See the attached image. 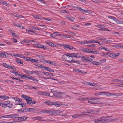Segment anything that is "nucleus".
Returning a JSON list of instances; mask_svg holds the SVG:
<instances>
[{
  "instance_id": "1",
  "label": "nucleus",
  "mask_w": 123,
  "mask_h": 123,
  "mask_svg": "<svg viewBox=\"0 0 123 123\" xmlns=\"http://www.w3.org/2000/svg\"><path fill=\"white\" fill-rule=\"evenodd\" d=\"M18 116V114H13L10 115L2 116L0 117V118H12L14 117L16 118Z\"/></svg>"
},
{
  "instance_id": "2",
  "label": "nucleus",
  "mask_w": 123,
  "mask_h": 123,
  "mask_svg": "<svg viewBox=\"0 0 123 123\" xmlns=\"http://www.w3.org/2000/svg\"><path fill=\"white\" fill-rule=\"evenodd\" d=\"M69 57H74L77 58H79L80 57V56L79 55V54L78 53H71L70 54H69ZM67 56H68L67 55Z\"/></svg>"
},
{
  "instance_id": "3",
  "label": "nucleus",
  "mask_w": 123,
  "mask_h": 123,
  "mask_svg": "<svg viewBox=\"0 0 123 123\" xmlns=\"http://www.w3.org/2000/svg\"><path fill=\"white\" fill-rule=\"evenodd\" d=\"M108 18H110L114 20L116 22L117 24H121V21H120L119 20L117 19V18L115 17L112 16H109L108 17Z\"/></svg>"
},
{
  "instance_id": "4",
  "label": "nucleus",
  "mask_w": 123,
  "mask_h": 123,
  "mask_svg": "<svg viewBox=\"0 0 123 123\" xmlns=\"http://www.w3.org/2000/svg\"><path fill=\"white\" fill-rule=\"evenodd\" d=\"M18 121H23L26 120L28 118L26 117H18Z\"/></svg>"
},
{
  "instance_id": "5",
  "label": "nucleus",
  "mask_w": 123,
  "mask_h": 123,
  "mask_svg": "<svg viewBox=\"0 0 123 123\" xmlns=\"http://www.w3.org/2000/svg\"><path fill=\"white\" fill-rule=\"evenodd\" d=\"M51 105H55L57 107H58L62 105L61 104H59L56 102H51Z\"/></svg>"
},
{
  "instance_id": "6",
  "label": "nucleus",
  "mask_w": 123,
  "mask_h": 123,
  "mask_svg": "<svg viewBox=\"0 0 123 123\" xmlns=\"http://www.w3.org/2000/svg\"><path fill=\"white\" fill-rule=\"evenodd\" d=\"M93 59L90 57H85V64L86 63V62H90Z\"/></svg>"
},
{
  "instance_id": "7",
  "label": "nucleus",
  "mask_w": 123,
  "mask_h": 123,
  "mask_svg": "<svg viewBox=\"0 0 123 123\" xmlns=\"http://www.w3.org/2000/svg\"><path fill=\"white\" fill-rule=\"evenodd\" d=\"M108 54H109L110 55L112 54L113 56H114V57H117L120 54V53H113L112 54L111 53L109 52H108L106 53V54L108 55Z\"/></svg>"
},
{
  "instance_id": "8",
  "label": "nucleus",
  "mask_w": 123,
  "mask_h": 123,
  "mask_svg": "<svg viewBox=\"0 0 123 123\" xmlns=\"http://www.w3.org/2000/svg\"><path fill=\"white\" fill-rule=\"evenodd\" d=\"M35 120H38L39 121H45L43 119V117L39 116H36L34 117Z\"/></svg>"
},
{
  "instance_id": "9",
  "label": "nucleus",
  "mask_w": 123,
  "mask_h": 123,
  "mask_svg": "<svg viewBox=\"0 0 123 123\" xmlns=\"http://www.w3.org/2000/svg\"><path fill=\"white\" fill-rule=\"evenodd\" d=\"M50 97H53L54 98H62V96L59 94L53 93L52 96H50Z\"/></svg>"
},
{
  "instance_id": "10",
  "label": "nucleus",
  "mask_w": 123,
  "mask_h": 123,
  "mask_svg": "<svg viewBox=\"0 0 123 123\" xmlns=\"http://www.w3.org/2000/svg\"><path fill=\"white\" fill-rule=\"evenodd\" d=\"M46 43L52 47H56L55 45L53 43L51 42H46Z\"/></svg>"
},
{
  "instance_id": "11",
  "label": "nucleus",
  "mask_w": 123,
  "mask_h": 123,
  "mask_svg": "<svg viewBox=\"0 0 123 123\" xmlns=\"http://www.w3.org/2000/svg\"><path fill=\"white\" fill-rule=\"evenodd\" d=\"M40 94L44 96H49L50 97V93H47L44 92H40Z\"/></svg>"
},
{
  "instance_id": "12",
  "label": "nucleus",
  "mask_w": 123,
  "mask_h": 123,
  "mask_svg": "<svg viewBox=\"0 0 123 123\" xmlns=\"http://www.w3.org/2000/svg\"><path fill=\"white\" fill-rule=\"evenodd\" d=\"M28 79L31 80L35 82L38 81V80H37L33 77H32L31 76H29V77H28Z\"/></svg>"
},
{
  "instance_id": "13",
  "label": "nucleus",
  "mask_w": 123,
  "mask_h": 123,
  "mask_svg": "<svg viewBox=\"0 0 123 123\" xmlns=\"http://www.w3.org/2000/svg\"><path fill=\"white\" fill-rule=\"evenodd\" d=\"M55 33L54 34H50V36L51 37H55L57 36H58V35H57V34L56 33H58V32H53Z\"/></svg>"
},
{
  "instance_id": "14",
  "label": "nucleus",
  "mask_w": 123,
  "mask_h": 123,
  "mask_svg": "<svg viewBox=\"0 0 123 123\" xmlns=\"http://www.w3.org/2000/svg\"><path fill=\"white\" fill-rule=\"evenodd\" d=\"M9 97L6 95L0 96V98L2 99H7L9 98Z\"/></svg>"
},
{
  "instance_id": "15",
  "label": "nucleus",
  "mask_w": 123,
  "mask_h": 123,
  "mask_svg": "<svg viewBox=\"0 0 123 123\" xmlns=\"http://www.w3.org/2000/svg\"><path fill=\"white\" fill-rule=\"evenodd\" d=\"M96 43L97 42V41L94 40H89V41H85V44L87 43Z\"/></svg>"
},
{
  "instance_id": "16",
  "label": "nucleus",
  "mask_w": 123,
  "mask_h": 123,
  "mask_svg": "<svg viewBox=\"0 0 123 123\" xmlns=\"http://www.w3.org/2000/svg\"><path fill=\"white\" fill-rule=\"evenodd\" d=\"M100 123H105V122H110V120H109L107 119H101L100 120Z\"/></svg>"
},
{
  "instance_id": "17",
  "label": "nucleus",
  "mask_w": 123,
  "mask_h": 123,
  "mask_svg": "<svg viewBox=\"0 0 123 123\" xmlns=\"http://www.w3.org/2000/svg\"><path fill=\"white\" fill-rule=\"evenodd\" d=\"M88 85L92 86H95V85L94 83H92L90 82H87L85 81V85Z\"/></svg>"
},
{
  "instance_id": "18",
  "label": "nucleus",
  "mask_w": 123,
  "mask_h": 123,
  "mask_svg": "<svg viewBox=\"0 0 123 123\" xmlns=\"http://www.w3.org/2000/svg\"><path fill=\"white\" fill-rule=\"evenodd\" d=\"M90 112H95V111L92 109H90L88 111H86V112H85V115H87L86 114V113H91Z\"/></svg>"
},
{
  "instance_id": "19",
  "label": "nucleus",
  "mask_w": 123,
  "mask_h": 123,
  "mask_svg": "<svg viewBox=\"0 0 123 123\" xmlns=\"http://www.w3.org/2000/svg\"><path fill=\"white\" fill-rule=\"evenodd\" d=\"M73 71L75 72L79 73H83L82 72V71L81 70H80L79 69L77 68H74L73 69Z\"/></svg>"
},
{
  "instance_id": "20",
  "label": "nucleus",
  "mask_w": 123,
  "mask_h": 123,
  "mask_svg": "<svg viewBox=\"0 0 123 123\" xmlns=\"http://www.w3.org/2000/svg\"><path fill=\"white\" fill-rule=\"evenodd\" d=\"M28 98H27V104H31V100L32 99V98L30 97H29L28 96Z\"/></svg>"
},
{
  "instance_id": "21",
  "label": "nucleus",
  "mask_w": 123,
  "mask_h": 123,
  "mask_svg": "<svg viewBox=\"0 0 123 123\" xmlns=\"http://www.w3.org/2000/svg\"><path fill=\"white\" fill-rule=\"evenodd\" d=\"M70 54V53H68L67 54H64L62 56V59H63V60H65L66 61H69V60L67 61L66 59V58H65L66 57V56H69H69H67V55H69V54Z\"/></svg>"
},
{
  "instance_id": "22",
  "label": "nucleus",
  "mask_w": 123,
  "mask_h": 123,
  "mask_svg": "<svg viewBox=\"0 0 123 123\" xmlns=\"http://www.w3.org/2000/svg\"><path fill=\"white\" fill-rule=\"evenodd\" d=\"M85 14L89 15V14H91L92 13V11L89 10H85Z\"/></svg>"
},
{
  "instance_id": "23",
  "label": "nucleus",
  "mask_w": 123,
  "mask_h": 123,
  "mask_svg": "<svg viewBox=\"0 0 123 123\" xmlns=\"http://www.w3.org/2000/svg\"><path fill=\"white\" fill-rule=\"evenodd\" d=\"M86 99H87V100H97V99H99V98H95V97H94V98H91V99H90V98H85V100H86Z\"/></svg>"
},
{
  "instance_id": "24",
  "label": "nucleus",
  "mask_w": 123,
  "mask_h": 123,
  "mask_svg": "<svg viewBox=\"0 0 123 123\" xmlns=\"http://www.w3.org/2000/svg\"><path fill=\"white\" fill-rule=\"evenodd\" d=\"M16 61L18 63L20 64H23V62H21V60L18 58H16Z\"/></svg>"
},
{
  "instance_id": "25",
  "label": "nucleus",
  "mask_w": 123,
  "mask_h": 123,
  "mask_svg": "<svg viewBox=\"0 0 123 123\" xmlns=\"http://www.w3.org/2000/svg\"><path fill=\"white\" fill-rule=\"evenodd\" d=\"M34 17L35 18L41 20H42L44 19V18L43 17H42L39 15H35L34 16Z\"/></svg>"
},
{
  "instance_id": "26",
  "label": "nucleus",
  "mask_w": 123,
  "mask_h": 123,
  "mask_svg": "<svg viewBox=\"0 0 123 123\" xmlns=\"http://www.w3.org/2000/svg\"><path fill=\"white\" fill-rule=\"evenodd\" d=\"M21 97L26 100L27 102V98H28V96L23 94L21 96Z\"/></svg>"
},
{
  "instance_id": "27",
  "label": "nucleus",
  "mask_w": 123,
  "mask_h": 123,
  "mask_svg": "<svg viewBox=\"0 0 123 123\" xmlns=\"http://www.w3.org/2000/svg\"><path fill=\"white\" fill-rule=\"evenodd\" d=\"M55 110H51L49 111V114L54 115L55 114Z\"/></svg>"
},
{
  "instance_id": "28",
  "label": "nucleus",
  "mask_w": 123,
  "mask_h": 123,
  "mask_svg": "<svg viewBox=\"0 0 123 123\" xmlns=\"http://www.w3.org/2000/svg\"><path fill=\"white\" fill-rule=\"evenodd\" d=\"M30 27L31 28H30V29H33L37 30H40L41 29L40 28H38L33 26H31Z\"/></svg>"
},
{
  "instance_id": "29",
  "label": "nucleus",
  "mask_w": 123,
  "mask_h": 123,
  "mask_svg": "<svg viewBox=\"0 0 123 123\" xmlns=\"http://www.w3.org/2000/svg\"><path fill=\"white\" fill-rule=\"evenodd\" d=\"M92 64L93 65H98L99 64V62H97L95 61H93L91 62Z\"/></svg>"
},
{
  "instance_id": "30",
  "label": "nucleus",
  "mask_w": 123,
  "mask_h": 123,
  "mask_svg": "<svg viewBox=\"0 0 123 123\" xmlns=\"http://www.w3.org/2000/svg\"><path fill=\"white\" fill-rule=\"evenodd\" d=\"M67 18L69 20H70L71 21H73L74 19V18L73 17H67Z\"/></svg>"
},
{
  "instance_id": "31",
  "label": "nucleus",
  "mask_w": 123,
  "mask_h": 123,
  "mask_svg": "<svg viewBox=\"0 0 123 123\" xmlns=\"http://www.w3.org/2000/svg\"><path fill=\"white\" fill-rule=\"evenodd\" d=\"M69 61L70 62H71V63H78L79 64L80 63V62L79 61H73V60H71V61Z\"/></svg>"
},
{
  "instance_id": "32",
  "label": "nucleus",
  "mask_w": 123,
  "mask_h": 123,
  "mask_svg": "<svg viewBox=\"0 0 123 123\" xmlns=\"http://www.w3.org/2000/svg\"><path fill=\"white\" fill-rule=\"evenodd\" d=\"M3 66L4 67H5L6 68L8 69H9V65H8V64H6V63H3Z\"/></svg>"
},
{
  "instance_id": "33",
  "label": "nucleus",
  "mask_w": 123,
  "mask_h": 123,
  "mask_svg": "<svg viewBox=\"0 0 123 123\" xmlns=\"http://www.w3.org/2000/svg\"><path fill=\"white\" fill-rule=\"evenodd\" d=\"M38 60H37L35 59H31V62L32 63H35V62H37V63H38Z\"/></svg>"
},
{
  "instance_id": "34",
  "label": "nucleus",
  "mask_w": 123,
  "mask_h": 123,
  "mask_svg": "<svg viewBox=\"0 0 123 123\" xmlns=\"http://www.w3.org/2000/svg\"><path fill=\"white\" fill-rule=\"evenodd\" d=\"M7 53H1L0 56L1 57H6V54Z\"/></svg>"
},
{
  "instance_id": "35",
  "label": "nucleus",
  "mask_w": 123,
  "mask_h": 123,
  "mask_svg": "<svg viewBox=\"0 0 123 123\" xmlns=\"http://www.w3.org/2000/svg\"><path fill=\"white\" fill-rule=\"evenodd\" d=\"M24 42L26 43H30L32 42H34V41L33 40H24L23 41Z\"/></svg>"
},
{
  "instance_id": "36",
  "label": "nucleus",
  "mask_w": 123,
  "mask_h": 123,
  "mask_svg": "<svg viewBox=\"0 0 123 123\" xmlns=\"http://www.w3.org/2000/svg\"><path fill=\"white\" fill-rule=\"evenodd\" d=\"M79 25H75L73 26V27L72 28L73 29L76 30L77 28H79Z\"/></svg>"
},
{
  "instance_id": "37",
  "label": "nucleus",
  "mask_w": 123,
  "mask_h": 123,
  "mask_svg": "<svg viewBox=\"0 0 123 123\" xmlns=\"http://www.w3.org/2000/svg\"><path fill=\"white\" fill-rule=\"evenodd\" d=\"M35 109L33 108H29V112H35Z\"/></svg>"
},
{
  "instance_id": "38",
  "label": "nucleus",
  "mask_w": 123,
  "mask_h": 123,
  "mask_svg": "<svg viewBox=\"0 0 123 123\" xmlns=\"http://www.w3.org/2000/svg\"><path fill=\"white\" fill-rule=\"evenodd\" d=\"M37 47L38 48H42L43 47V45L39 43L37 44Z\"/></svg>"
},
{
  "instance_id": "39",
  "label": "nucleus",
  "mask_w": 123,
  "mask_h": 123,
  "mask_svg": "<svg viewBox=\"0 0 123 123\" xmlns=\"http://www.w3.org/2000/svg\"><path fill=\"white\" fill-rule=\"evenodd\" d=\"M49 110H46L44 111H42V112L43 113H46L47 114H49Z\"/></svg>"
},
{
  "instance_id": "40",
  "label": "nucleus",
  "mask_w": 123,
  "mask_h": 123,
  "mask_svg": "<svg viewBox=\"0 0 123 123\" xmlns=\"http://www.w3.org/2000/svg\"><path fill=\"white\" fill-rule=\"evenodd\" d=\"M44 103L49 105H50V106H51V102L50 101H46Z\"/></svg>"
},
{
  "instance_id": "41",
  "label": "nucleus",
  "mask_w": 123,
  "mask_h": 123,
  "mask_svg": "<svg viewBox=\"0 0 123 123\" xmlns=\"http://www.w3.org/2000/svg\"><path fill=\"white\" fill-rule=\"evenodd\" d=\"M91 53H92L94 54H99V53L97 50H95L94 51H91Z\"/></svg>"
},
{
  "instance_id": "42",
  "label": "nucleus",
  "mask_w": 123,
  "mask_h": 123,
  "mask_svg": "<svg viewBox=\"0 0 123 123\" xmlns=\"http://www.w3.org/2000/svg\"><path fill=\"white\" fill-rule=\"evenodd\" d=\"M23 76H21V78H23V77L25 78H26L25 79L26 80H27V79H28V77H29V76H27V75H26L25 74H23Z\"/></svg>"
},
{
  "instance_id": "43",
  "label": "nucleus",
  "mask_w": 123,
  "mask_h": 123,
  "mask_svg": "<svg viewBox=\"0 0 123 123\" xmlns=\"http://www.w3.org/2000/svg\"><path fill=\"white\" fill-rule=\"evenodd\" d=\"M62 45L63 47L65 49L68 48V45L66 44H63Z\"/></svg>"
},
{
  "instance_id": "44",
  "label": "nucleus",
  "mask_w": 123,
  "mask_h": 123,
  "mask_svg": "<svg viewBox=\"0 0 123 123\" xmlns=\"http://www.w3.org/2000/svg\"><path fill=\"white\" fill-rule=\"evenodd\" d=\"M24 112H29V108H27L23 109Z\"/></svg>"
},
{
  "instance_id": "45",
  "label": "nucleus",
  "mask_w": 123,
  "mask_h": 123,
  "mask_svg": "<svg viewBox=\"0 0 123 123\" xmlns=\"http://www.w3.org/2000/svg\"><path fill=\"white\" fill-rule=\"evenodd\" d=\"M0 105L2 106V107L5 108L7 107L6 104V103H1Z\"/></svg>"
},
{
  "instance_id": "46",
  "label": "nucleus",
  "mask_w": 123,
  "mask_h": 123,
  "mask_svg": "<svg viewBox=\"0 0 123 123\" xmlns=\"http://www.w3.org/2000/svg\"><path fill=\"white\" fill-rule=\"evenodd\" d=\"M36 102L34 100H31V104H28L30 105H33L35 104L36 103Z\"/></svg>"
},
{
  "instance_id": "47",
  "label": "nucleus",
  "mask_w": 123,
  "mask_h": 123,
  "mask_svg": "<svg viewBox=\"0 0 123 123\" xmlns=\"http://www.w3.org/2000/svg\"><path fill=\"white\" fill-rule=\"evenodd\" d=\"M91 50L90 49H89L86 48L85 50V52L89 53H91Z\"/></svg>"
},
{
  "instance_id": "48",
  "label": "nucleus",
  "mask_w": 123,
  "mask_h": 123,
  "mask_svg": "<svg viewBox=\"0 0 123 123\" xmlns=\"http://www.w3.org/2000/svg\"><path fill=\"white\" fill-rule=\"evenodd\" d=\"M12 98L14 99L16 101H17L18 102L19 98L17 97H12Z\"/></svg>"
},
{
  "instance_id": "49",
  "label": "nucleus",
  "mask_w": 123,
  "mask_h": 123,
  "mask_svg": "<svg viewBox=\"0 0 123 123\" xmlns=\"http://www.w3.org/2000/svg\"><path fill=\"white\" fill-rule=\"evenodd\" d=\"M112 96L114 95L117 96H119L120 94L119 93L116 94L115 93H112Z\"/></svg>"
},
{
  "instance_id": "50",
  "label": "nucleus",
  "mask_w": 123,
  "mask_h": 123,
  "mask_svg": "<svg viewBox=\"0 0 123 123\" xmlns=\"http://www.w3.org/2000/svg\"><path fill=\"white\" fill-rule=\"evenodd\" d=\"M96 26L99 28H102L103 25H96Z\"/></svg>"
},
{
  "instance_id": "51",
  "label": "nucleus",
  "mask_w": 123,
  "mask_h": 123,
  "mask_svg": "<svg viewBox=\"0 0 123 123\" xmlns=\"http://www.w3.org/2000/svg\"><path fill=\"white\" fill-rule=\"evenodd\" d=\"M43 74H44L46 75H50L49 73V72H43Z\"/></svg>"
},
{
  "instance_id": "52",
  "label": "nucleus",
  "mask_w": 123,
  "mask_h": 123,
  "mask_svg": "<svg viewBox=\"0 0 123 123\" xmlns=\"http://www.w3.org/2000/svg\"><path fill=\"white\" fill-rule=\"evenodd\" d=\"M31 58L28 57L26 58L25 60L27 61H30L31 62Z\"/></svg>"
},
{
  "instance_id": "53",
  "label": "nucleus",
  "mask_w": 123,
  "mask_h": 123,
  "mask_svg": "<svg viewBox=\"0 0 123 123\" xmlns=\"http://www.w3.org/2000/svg\"><path fill=\"white\" fill-rule=\"evenodd\" d=\"M117 47L123 48V45L121 44L117 45Z\"/></svg>"
},
{
  "instance_id": "54",
  "label": "nucleus",
  "mask_w": 123,
  "mask_h": 123,
  "mask_svg": "<svg viewBox=\"0 0 123 123\" xmlns=\"http://www.w3.org/2000/svg\"><path fill=\"white\" fill-rule=\"evenodd\" d=\"M6 104L7 107L9 108H11L12 106V104H10V103H9V104Z\"/></svg>"
},
{
  "instance_id": "55",
  "label": "nucleus",
  "mask_w": 123,
  "mask_h": 123,
  "mask_svg": "<svg viewBox=\"0 0 123 123\" xmlns=\"http://www.w3.org/2000/svg\"><path fill=\"white\" fill-rule=\"evenodd\" d=\"M11 14L13 16L18 17V15L15 13H11Z\"/></svg>"
},
{
  "instance_id": "56",
  "label": "nucleus",
  "mask_w": 123,
  "mask_h": 123,
  "mask_svg": "<svg viewBox=\"0 0 123 123\" xmlns=\"http://www.w3.org/2000/svg\"><path fill=\"white\" fill-rule=\"evenodd\" d=\"M38 57L40 58H42L43 59L44 58V57L41 55H36Z\"/></svg>"
},
{
  "instance_id": "57",
  "label": "nucleus",
  "mask_w": 123,
  "mask_h": 123,
  "mask_svg": "<svg viewBox=\"0 0 123 123\" xmlns=\"http://www.w3.org/2000/svg\"><path fill=\"white\" fill-rule=\"evenodd\" d=\"M18 23H13V25L17 27H18Z\"/></svg>"
},
{
  "instance_id": "58",
  "label": "nucleus",
  "mask_w": 123,
  "mask_h": 123,
  "mask_svg": "<svg viewBox=\"0 0 123 123\" xmlns=\"http://www.w3.org/2000/svg\"><path fill=\"white\" fill-rule=\"evenodd\" d=\"M86 45L88 46H89L90 47H94L95 46H95V44H91L90 45Z\"/></svg>"
},
{
  "instance_id": "59",
  "label": "nucleus",
  "mask_w": 123,
  "mask_h": 123,
  "mask_svg": "<svg viewBox=\"0 0 123 123\" xmlns=\"http://www.w3.org/2000/svg\"><path fill=\"white\" fill-rule=\"evenodd\" d=\"M98 30H100V31H106L107 29V28H101V29H98Z\"/></svg>"
},
{
  "instance_id": "60",
  "label": "nucleus",
  "mask_w": 123,
  "mask_h": 123,
  "mask_svg": "<svg viewBox=\"0 0 123 123\" xmlns=\"http://www.w3.org/2000/svg\"><path fill=\"white\" fill-rule=\"evenodd\" d=\"M18 111L19 112H24L23 111V109H19L18 110Z\"/></svg>"
},
{
  "instance_id": "61",
  "label": "nucleus",
  "mask_w": 123,
  "mask_h": 123,
  "mask_svg": "<svg viewBox=\"0 0 123 123\" xmlns=\"http://www.w3.org/2000/svg\"><path fill=\"white\" fill-rule=\"evenodd\" d=\"M9 68L8 69H14L15 67H12V66H11L9 65Z\"/></svg>"
},
{
  "instance_id": "62",
  "label": "nucleus",
  "mask_w": 123,
  "mask_h": 123,
  "mask_svg": "<svg viewBox=\"0 0 123 123\" xmlns=\"http://www.w3.org/2000/svg\"><path fill=\"white\" fill-rule=\"evenodd\" d=\"M38 25L42 26L43 27V29H45V28H46V26L44 25Z\"/></svg>"
},
{
  "instance_id": "63",
  "label": "nucleus",
  "mask_w": 123,
  "mask_h": 123,
  "mask_svg": "<svg viewBox=\"0 0 123 123\" xmlns=\"http://www.w3.org/2000/svg\"><path fill=\"white\" fill-rule=\"evenodd\" d=\"M49 63L51 65H55V63H54L53 62L50 61L49 62Z\"/></svg>"
},
{
  "instance_id": "64",
  "label": "nucleus",
  "mask_w": 123,
  "mask_h": 123,
  "mask_svg": "<svg viewBox=\"0 0 123 123\" xmlns=\"http://www.w3.org/2000/svg\"><path fill=\"white\" fill-rule=\"evenodd\" d=\"M12 35L14 37H16L17 36V34L15 33L14 32H12Z\"/></svg>"
}]
</instances>
